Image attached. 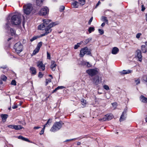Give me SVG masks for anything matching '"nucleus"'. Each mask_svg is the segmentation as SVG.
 <instances>
[{
  "label": "nucleus",
  "mask_w": 147,
  "mask_h": 147,
  "mask_svg": "<svg viewBox=\"0 0 147 147\" xmlns=\"http://www.w3.org/2000/svg\"><path fill=\"white\" fill-rule=\"evenodd\" d=\"M111 104L113 107L114 109H115L117 105V103L116 102H115L112 103Z\"/></svg>",
  "instance_id": "42"
},
{
  "label": "nucleus",
  "mask_w": 147,
  "mask_h": 147,
  "mask_svg": "<svg viewBox=\"0 0 147 147\" xmlns=\"http://www.w3.org/2000/svg\"><path fill=\"white\" fill-rule=\"evenodd\" d=\"M8 117V115L7 114H1V117L2 118V121L4 122H5Z\"/></svg>",
  "instance_id": "23"
},
{
  "label": "nucleus",
  "mask_w": 147,
  "mask_h": 147,
  "mask_svg": "<svg viewBox=\"0 0 147 147\" xmlns=\"http://www.w3.org/2000/svg\"><path fill=\"white\" fill-rule=\"evenodd\" d=\"M19 139H20L24 141L30 142V141L28 140V139L24 138L21 136H19Z\"/></svg>",
  "instance_id": "25"
},
{
  "label": "nucleus",
  "mask_w": 147,
  "mask_h": 147,
  "mask_svg": "<svg viewBox=\"0 0 147 147\" xmlns=\"http://www.w3.org/2000/svg\"><path fill=\"white\" fill-rule=\"evenodd\" d=\"M93 82L96 84H98L99 82V76H95L92 80Z\"/></svg>",
  "instance_id": "15"
},
{
  "label": "nucleus",
  "mask_w": 147,
  "mask_h": 147,
  "mask_svg": "<svg viewBox=\"0 0 147 147\" xmlns=\"http://www.w3.org/2000/svg\"><path fill=\"white\" fill-rule=\"evenodd\" d=\"M43 74L41 72H39L38 73V76L40 78H42L43 76Z\"/></svg>",
  "instance_id": "52"
},
{
  "label": "nucleus",
  "mask_w": 147,
  "mask_h": 147,
  "mask_svg": "<svg viewBox=\"0 0 147 147\" xmlns=\"http://www.w3.org/2000/svg\"><path fill=\"white\" fill-rule=\"evenodd\" d=\"M103 88H104V89L107 90H109V86L106 85H104L103 86Z\"/></svg>",
  "instance_id": "47"
},
{
  "label": "nucleus",
  "mask_w": 147,
  "mask_h": 147,
  "mask_svg": "<svg viewBox=\"0 0 147 147\" xmlns=\"http://www.w3.org/2000/svg\"><path fill=\"white\" fill-rule=\"evenodd\" d=\"M30 70L32 75H34L36 74V69L35 67H30Z\"/></svg>",
  "instance_id": "18"
},
{
  "label": "nucleus",
  "mask_w": 147,
  "mask_h": 147,
  "mask_svg": "<svg viewBox=\"0 0 147 147\" xmlns=\"http://www.w3.org/2000/svg\"><path fill=\"white\" fill-rule=\"evenodd\" d=\"M99 121H108L107 118V116H105H105L103 117L102 118H100L99 119Z\"/></svg>",
  "instance_id": "32"
},
{
  "label": "nucleus",
  "mask_w": 147,
  "mask_h": 147,
  "mask_svg": "<svg viewBox=\"0 0 147 147\" xmlns=\"http://www.w3.org/2000/svg\"><path fill=\"white\" fill-rule=\"evenodd\" d=\"M87 51V47H85L82 49L80 51V57H84V55L86 53V51Z\"/></svg>",
  "instance_id": "9"
},
{
  "label": "nucleus",
  "mask_w": 147,
  "mask_h": 147,
  "mask_svg": "<svg viewBox=\"0 0 147 147\" xmlns=\"http://www.w3.org/2000/svg\"><path fill=\"white\" fill-rule=\"evenodd\" d=\"M40 128H41V127H39V126L34 127V129H38Z\"/></svg>",
  "instance_id": "62"
},
{
  "label": "nucleus",
  "mask_w": 147,
  "mask_h": 147,
  "mask_svg": "<svg viewBox=\"0 0 147 147\" xmlns=\"http://www.w3.org/2000/svg\"><path fill=\"white\" fill-rule=\"evenodd\" d=\"M17 107H18L17 106L14 105L12 106V108L13 109H16V108H17Z\"/></svg>",
  "instance_id": "63"
},
{
  "label": "nucleus",
  "mask_w": 147,
  "mask_h": 147,
  "mask_svg": "<svg viewBox=\"0 0 147 147\" xmlns=\"http://www.w3.org/2000/svg\"><path fill=\"white\" fill-rule=\"evenodd\" d=\"M22 124V125L25 124V123L24 121L20 122L19 121V124Z\"/></svg>",
  "instance_id": "64"
},
{
  "label": "nucleus",
  "mask_w": 147,
  "mask_h": 147,
  "mask_svg": "<svg viewBox=\"0 0 147 147\" xmlns=\"http://www.w3.org/2000/svg\"><path fill=\"white\" fill-rule=\"evenodd\" d=\"M82 138H80V137H78V138H76L71 139L67 140L65 141H64V142H68V141H71L72 140H78L79 139H81Z\"/></svg>",
  "instance_id": "29"
},
{
  "label": "nucleus",
  "mask_w": 147,
  "mask_h": 147,
  "mask_svg": "<svg viewBox=\"0 0 147 147\" xmlns=\"http://www.w3.org/2000/svg\"><path fill=\"white\" fill-rule=\"evenodd\" d=\"M42 21L43 22V23L46 26H47V25H49L48 24L49 23L51 22L52 21L50 20L45 19L43 20Z\"/></svg>",
  "instance_id": "22"
},
{
  "label": "nucleus",
  "mask_w": 147,
  "mask_h": 147,
  "mask_svg": "<svg viewBox=\"0 0 147 147\" xmlns=\"http://www.w3.org/2000/svg\"><path fill=\"white\" fill-rule=\"evenodd\" d=\"M81 102L83 105H85L86 103V100L84 99H82Z\"/></svg>",
  "instance_id": "44"
},
{
  "label": "nucleus",
  "mask_w": 147,
  "mask_h": 147,
  "mask_svg": "<svg viewBox=\"0 0 147 147\" xmlns=\"http://www.w3.org/2000/svg\"><path fill=\"white\" fill-rule=\"evenodd\" d=\"M46 85H47L49 83L51 82V79L50 78L46 79Z\"/></svg>",
  "instance_id": "41"
},
{
  "label": "nucleus",
  "mask_w": 147,
  "mask_h": 147,
  "mask_svg": "<svg viewBox=\"0 0 147 147\" xmlns=\"http://www.w3.org/2000/svg\"><path fill=\"white\" fill-rule=\"evenodd\" d=\"M82 42H80L78 43L77 44L74 46V49H77L79 47H80V45L82 44Z\"/></svg>",
  "instance_id": "31"
},
{
  "label": "nucleus",
  "mask_w": 147,
  "mask_h": 147,
  "mask_svg": "<svg viewBox=\"0 0 147 147\" xmlns=\"http://www.w3.org/2000/svg\"><path fill=\"white\" fill-rule=\"evenodd\" d=\"M51 65L50 66V68L53 71H54L57 65L54 61H51Z\"/></svg>",
  "instance_id": "14"
},
{
  "label": "nucleus",
  "mask_w": 147,
  "mask_h": 147,
  "mask_svg": "<svg viewBox=\"0 0 147 147\" xmlns=\"http://www.w3.org/2000/svg\"><path fill=\"white\" fill-rule=\"evenodd\" d=\"M91 39H92L91 38H89L88 39H86L85 40L84 42L86 44H87L91 40Z\"/></svg>",
  "instance_id": "45"
},
{
  "label": "nucleus",
  "mask_w": 147,
  "mask_h": 147,
  "mask_svg": "<svg viewBox=\"0 0 147 147\" xmlns=\"http://www.w3.org/2000/svg\"><path fill=\"white\" fill-rule=\"evenodd\" d=\"M46 26L43 23L39 25L38 26V29L39 30H45Z\"/></svg>",
  "instance_id": "17"
},
{
  "label": "nucleus",
  "mask_w": 147,
  "mask_h": 147,
  "mask_svg": "<svg viewBox=\"0 0 147 147\" xmlns=\"http://www.w3.org/2000/svg\"><path fill=\"white\" fill-rule=\"evenodd\" d=\"M49 9L48 7H46L42 8L39 12V14L40 16H45L48 14Z\"/></svg>",
  "instance_id": "5"
},
{
  "label": "nucleus",
  "mask_w": 147,
  "mask_h": 147,
  "mask_svg": "<svg viewBox=\"0 0 147 147\" xmlns=\"http://www.w3.org/2000/svg\"><path fill=\"white\" fill-rule=\"evenodd\" d=\"M7 127L9 128L13 129V127H14V125H9L7 126Z\"/></svg>",
  "instance_id": "60"
},
{
  "label": "nucleus",
  "mask_w": 147,
  "mask_h": 147,
  "mask_svg": "<svg viewBox=\"0 0 147 147\" xmlns=\"http://www.w3.org/2000/svg\"><path fill=\"white\" fill-rule=\"evenodd\" d=\"M95 30L94 28L93 27H90L88 30V31L90 33H91L92 32L94 31Z\"/></svg>",
  "instance_id": "33"
},
{
  "label": "nucleus",
  "mask_w": 147,
  "mask_h": 147,
  "mask_svg": "<svg viewBox=\"0 0 147 147\" xmlns=\"http://www.w3.org/2000/svg\"><path fill=\"white\" fill-rule=\"evenodd\" d=\"M47 58L49 59H51L50 54L48 52H47Z\"/></svg>",
  "instance_id": "48"
},
{
  "label": "nucleus",
  "mask_w": 147,
  "mask_h": 147,
  "mask_svg": "<svg viewBox=\"0 0 147 147\" xmlns=\"http://www.w3.org/2000/svg\"><path fill=\"white\" fill-rule=\"evenodd\" d=\"M78 2H75L74 3H72V5L73 7L76 8H77L78 6H77V4Z\"/></svg>",
  "instance_id": "50"
},
{
  "label": "nucleus",
  "mask_w": 147,
  "mask_h": 147,
  "mask_svg": "<svg viewBox=\"0 0 147 147\" xmlns=\"http://www.w3.org/2000/svg\"><path fill=\"white\" fill-rule=\"evenodd\" d=\"M23 46L22 45H19V53L22 51L23 50Z\"/></svg>",
  "instance_id": "38"
},
{
  "label": "nucleus",
  "mask_w": 147,
  "mask_h": 147,
  "mask_svg": "<svg viewBox=\"0 0 147 147\" xmlns=\"http://www.w3.org/2000/svg\"><path fill=\"white\" fill-rule=\"evenodd\" d=\"M40 50V49H38V48L36 47V49L34 50L33 51V54L34 55H35L37 53H38L39 50Z\"/></svg>",
  "instance_id": "35"
},
{
  "label": "nucleus",
  "mask_w": 147,
  "mask_h": 147,
  "mask_svg": "<svg viewBox=\"0 0 147 147\" xmlns=\"http://www.w3.org/2000/svg\"><path fill=\"white\" fill-rule=\"evenodd\" d=\"M23 8L24 12L26 15L29 14L32 9V5L30 3L24 5Z\"/></svg>",
  "instance_id": "2"
},
{
  "label": "nucleus",
  "mask_w": 147,
  "mask_h": 147,
  "mask_svg": "<svg viewBox=\"0 0 147 147\" xmlns=\"http://www.w3.org/2000/svg\"><path fill=\"white\" fill-rule=\"evenodd\" d=\"M91 49H88V48L87 47V51H86V54L87 55L92 56L91 54Z\"/></svg>",
  "instance_id": "34"
},
{
  "label": "nucleus",
  "mask_w": 147,
  "mask_h": 147,
  "mask_svg": "<svg viewBox=\"0 0 147 147\" xmlns=\"http://www.w3.org/2000/svg\"><path fill=\"white\" fill-rule=\"evenodd\" d=\"M135 82L136 83V84L137 85L140 83V80L139 79H138L137 80H135Z\"/></svg>",
  "instance_id": "57"
},
{
  "label": "nucleus",
  "mask_w": 147,
  "mask_h": 147,
  "mask_svg": "<svg viewBox=\"0 0 147 147\" xmlns=\"http://www.w3.org/2000/svg\"><path fill=\"white\" fill-rule=\"evenodd\" d=\"M145 9V8L143 5H142V11H144Z\"/></svg>",
  "instance_id": "59"
},
{
  "label": "nucleus",
  "mask_w": 147,
  "mask_h": 147,
  "mask_svg": "<svg viewBox=\"0 0 147 147\" xmlns=\"http://www.w3.org/2000/svg\"><path fill=\"white\" fill-rule=\"evenodd\" d=\"M11 84L13 85H16V81L15 80H13L11 82Z\"/></svg>",
  "instance_id": "54"
},
{
  "label": "nucleus",
  "mask_w": 147,
  "mask_h": 147,
  "mask_svg": "<svg viewBox=\"0 0 147 147\" xmlns=\"http://www.w3.org/2000/svg\"><path fill=\"white\" fill-rule=\"evenodd\" d=\"M37 65L40 71H44L45 69V65L41 61H38L37 63Z\"/></svg>",
  "instance_id": "7"
},
{
  "label": "nucleus",
  "mask_w": 147,
  "mask_h": 147,
  "mask_svg": "<svg viewBox=\"0 0 147 147\" xmlns=\"http://www.w3.org/2000/svg\"><path fill=\"white\" fill-rule=\"evenodd\" d=\"M44 0H36V4L37 5L40 6L42 4V2Z\"/></svg>",
  "instance_id": "26"
},
{
  "label": "nucleus",
  "mask_w": 147,
  "mask_h": 147,
  "mask_svg": "<svg viewBox=\"0 0 147 147\" xmlns=\"http://www.w3.org/2000/svg\"><path fill=\"white\" fill-rule=\"evenodd\" d=\"M59 24V21H55V22H52L49 24L50 25V26H51L52 27L58 25Z\"/></svg>",
  "instance_id": "27"
},
{
  "label": "nucleus",
  "mask_w": 147,
  "mask_h": 147,
  "mask_svg": "<svg viewBox=\"0 0 147 147\" xmlns=\"http://www.w3.org/2000/svg\"><path fill=\"white\" fill-rule=\"evenodd\" d=\"M81 64L82 65L86 66L88 67H90L91 66V65L88 62H87L84 60L82 61Z\"/></svg>",
  "instance_id": "16"
},
{
  "label": "nucleus",
  "mask_w": 147,
  "mask_h": 147,
  "mask_svg": "<svg viewBox=\"0 0 147 147\" xmlns=\"http://www.w3.org/2000/svg\"><path fill=\"white\" fill-rule=\"evenodd\" d=\"M140 101L144 103H147V98L145 97L144 96L142 95L140 97Z\"/></svg>",
  "instance_id": "21"
},
{
  "label": "nucleus",
  "mask_w": 147,
  "mask_h": 147,
  "mask_svg": "<svg viewBox=\"0 0 147 147\" xmlns=\"http://www.w3.org/2000/svg\"><path fill=\"white\" fill-rule=\"evenodd\" d=\"M93 19V17H92L88 21V24L89 25H90L91 24V23Z\"/></svg>",
  "instance_id": "55"
},
{
  "label": "nucleus",
  "mask_w": 147,
  "mask_h": 147,
  "mask_svg": "<svg viewBox=\"0 0 147 147\" xmlns=\"http://www.w3.org/2000/svg\"><path fill=\"white\" fill-rule=\"evenodd\" d=\"M79 3L82 5L85 4V0H79Z\"/></svg>",
  "instance_id": "37"
},
{
  "label": "nucleus",
  "mask_w": 147,
  "mask_h": 147,
  "mask_svg": "<svg viewBox=\"0 0 147 147\" xmlns=\"http://www.w3.org/2000/svg\"><path fill=\"white\" fill-rule=\"evenodd\" d=\"M86 72L90 76H92L96 75L98 71L96 68L93 69H90L87 70Z\"/></svg>",
  "instance_id": "4"
},
{
  "label": "nucleus",
  "mask_w": 147,
  "mask_h": 147,
  "mask_svg": "<svg viewBox=\"0 0 147 147\" xmlns=\"http://www.w3.org/2000/svg\"><path fill=\"white\" fill-rule=\"evenodd\" d=\"M57 88L58 90H59V89H62L64 88H65V87L63 86H58Z\"/></svg>",
  "instance_id": "53"
},
{
  "label": "nucleus",
  "mask_w": 147,
  "mask_h": 147,
  "mask_svg": "<svg viewBox=\"0 0 147 147\" xmlns=\"http://www.w3.org/2000/svg\"><path fill=\"white\" fill-rule=\"evenodd\" d=\"M63 124H64V123L61 121L56 122L54 123L50 130L53 132L58 131L62 127Z\"/></svg>",
  "instance_id": "1"
},
{
  "label": "nucleus",
  "mask_w": 147,
  "mask_h": 147,
  "mask_svg": "<svg viewBox=\"0 0 147 147\" xmlns=\"http://www.w3.org/2000/svg\"><path fill=\"white\" fill-rule=\"evenodd\" d=\"M52 122V119H49L46 124L44 125V127L42 128V130L39 133L40 135H41L44 134V129L46 127L48 126V125H50Z\"/></svg>",
  "instance_id": "8"
},
{
  "label": "nucleus",
  "mask_w": 147,
  "mask_h": 147,
  "mask_svg": "<svg viewBox=\"0 0 147 147\" xmlns=\"http://www.w3.org/2000/svg\"><path fill=\"white\" fill-rule=\"evenodd\" d=\"M13 52L17 54H18V44L16 43L12 49Z\"/></svg>",
  "instance_id": "12"
},
{
  "label": "nucleus",
  "mask_w": 147,
  "mask_h": 147,
  "mask_svg": "<svg viewBox=\"0 0 147 147\" xmlns=\"http://www.w3.org/2000/svg\"><path fill=\"white\" fill-rule=\"evenodd\" d=\"M47 34H48L46 32H45V33H44L42 34H40V36H38L39 38H40V37L47 35Z\"/></svg>",
  "instance_id": "49"
},
{
  "label": "nucleus",
  "mask_w": 147,
  "mask_h": 147,
  "mask_svg": "<svg viewBox=\"0 0 147 147\" xmlns=\"http://www.w3.org/2000/svg\"><path fill=\"white\" fill-rule=\"evenodd\" d=\"M10 25V23L9 22H7L6 24L5 28L6 29L9 30V26ZM10 32L12 36H16V31L12 28L9 29Z\"/></svg>",
  "instance_id": "6"
},
{
  "label": "nucleus",
  "mask_w": 147,
  "mask_h": 147,
  "mask_svg": "<svg viewBox=\"0 0 147 147\" xmlns=\"http://www.w3.org/2000/svg\"><path fill=\"white\" fill-rule=\"evenodd\" d=\"M98 32L100 34H102L104 33V32L103 30L100 29H98Z\"/></svg>",
  "instance_id": "51"
},
{
  "label": "nucleus",
  "mask_w": 147,
  "mask_h": 147,
  "mask_svg": "<svg viewBox=\"0 0 147 147\" xmlns=\"http://www.w3.org/2000/svg\"><path fill=\"white\" fill-rule=\"evenodd\" d=\"M142 34L140 33H138L136 34V37L137 38H138L140 37V36Z\"/></svg>",
  "instance_id": "56"
},
{
  "label": "nucleus",
  "mask_w": 147,
  "mask_h": 147,
  "mask_svg": "<svg viewBox=\"0 0 147 147\" xmlns=\"http://www.w3.org/2000/svg\"><path fill=\"white\" fill-rule=\"evenodd\" d=\"M1 78L3 81H5L7 79V78L5 76L2 75L1 76Z\"/></svg>",
  "instance_id": "39"
},
{
  "label": "nucleus",
  "mask_w": 147,
  "mask_h": 147,
  "mask_svg": "<svg viewBox=\"0 0 147 147\" xmlns=\"http://www.w3.org/2000/svg\"><path fill=\"white\" fill-rule=\"evenodd\" d=\"M42 44V42H39L37 45L36 47L40 49V47H41Z\"/></svg>",
  "instance_id": "40"
},
{
  "label": "nucleus",
  "mask_w": 147,
  "mask_h": 147,
  "mask_svg": "<svg viewBox=\"0 0 147 147\" xmlns=\"http://www.w3.org/2000/svg\"><path fill=\"white\" fill-rule=\"evenodd\" d=\"M132 72V71L130 70H124L120 72V73L121 75H124L131 73Z\"/></svg>",
  "instance_id": "19"
},
{
  "label": "nucleus",
  "mask_w": 147,
  "mask_h": 147,
  "mask_svg": "<svg viewBox=\"0 0 147 147\" xmlns=\"http://www.w3.org/2000/svg\"><path fill=\"white\" fill-rule=\"evenodd\" d=\"M7 67L6 65H5V66H0V68H3V69H6Z\"/></svg>",
  "instance_id": "61"
},
{
  "label": "nucleus",
  "mask_w": 147,
  "mask_h": 147,
  "mask_svg": "<svg viewBox=\"0 0 147 147\" xmlns=\"http://www.w3.org/2000/svg\"><path fill=\"white\" fill-rule=\"evenodd\" d=\"M127 117V112L126 111H124L122 113L120 117V118L119 121L120 122L125 120Z\"/></svg>",
  "instance_id": "10"
},
{
  "label": "nucleus",
  "mask_w": 147,
  "mask_h": 147,
  "mask_svg": "<svg viewBox=\"0 0 147 147\" xmlns=\"http://www.w3.org/2000/svg\"><path fill=\"white\" fill-rule=\"evenodd\" d=\"M142 79L146 82H147V76L145 75L143 76L142 77Z\"/></svg>",
  "instance_id": "43"
},
{
  "label": "nucleus",
  "mask_w": 147,
  "mask_h": 147,
  "mask_svg": "<svg viewBox=\"0 0 147 147\" xmlns=\"http://www.w3.org/2000/svg\"><path fill=\"white\" fill-rule=\"evenodd\" d=\"M38 38L39 37L38 36H35L33 37L32 38H31L30 39V41L31 42H32L33 41H34V40H36V39Z\"/></svg>",
  "instance_id": "36"
},
{
  "label": "nucleus",
  "mask_w": 147,
  "mask_h": 147,
  "mask_svg": "<svg viewBox=\"0 0 147 147\" xmlns=\"http://www.w3.org/2000/svg\"><path fill=\"white\" fill-rule=\"evenodd\" d=\"M13 129H15L18 130V125H14V127H13Z\"/></svg>",
  "instance_id": "58"
},
{
  "label": "nucleus",
  "mask_w": 147,
  "mask_h": 147,
  "mask_svg": "<svg viewBox=\"0 0 147 147\" xmlns=\"http://www.w3.org/2000/svg\"><path fill=\"white\" fill-rule=\"evenodd\" d=\"M11 22L12 25H18V13L12 16L11 18Z\"/></svg>",
  "instance_id": "3"
},
{
  "label": "nucleus",
  "mask_w": 147,
  "mask_h": 147,
  "mask_svg": "<svg viewBox=\"0 0 147 147\" xmlns=\"http://www.w3.org/2000/svg\"><path fill=\"white\" fill-rule=\"evenodd\" d=\"M65 6H61L59 8V11L61 12H62L65 9Z\"/></svg>",
  "instance_id": "46"
},
{
  "label": "nucleus",
  "mask_w": 147,
  "mask_h": 147,
  "mask_svg": "<svg viewBox=\"0 0 147 147\" xmlns=\"http://www.w3.org/2000/svg\"><path fill=\"white\" fill-rule=\"evenodd\" d=\"M136 56L138 58L139 61L141 62L142 60V55L141 51L139 50H138L136 51Z\"/></svg>",
  "instance_id": "11"
},
{
  "label": "nucleus",
  "mask_w": 147,
  "mask_h": 147,
  "mask_svg": "<svg viewBox=\"0 0 147 147\" xmlns=\"http://www.w3.org/2000/svg\"><path fill=\"white\" fill-rule=\"evenodd\" d=\"M119 51V49L116 47H114L112 50V53L115 55L117 54Z\"/></svg>",
  "instance_id": "20"
},
{
  "label": "nucleus",
  "mask_w": 147,
  "mask_h": 147,
  "mask_svg": "<svg viewBox=\"0 0 147 147\" xmlns=\"http://www.w3.org/2000/svg\"><path fill=\"white\" fill-rule=\"evenodd\" d=\"M101 20L103 22H105L106 23L108 24V21L106 17L102 16L101 17Z\"/></svg>",
  "instance_id": "28"
},
{
  "label": "nucleus",
  "mask_w": 147,
  "mask_h": 147,
  "mask_svg": "<svg viewBox=\"0 0 147 147\" xmlns=\"http://www.w3.org/2000/svg\"><path fill=\"white\" fill-rule=\"evenodd\" d=\"M142 52L143 53H145L147 51V48L145 45H142L141 46Z\"/></svg>",
  "instance_id": "24"
},
{
  "label": "nucleus",
  "mask_w": 147,
  "mask_h": 147,
  "mask_svg": "<svg viewBox=\"0 0 147 147\" xmlns=\"http://www.w3.org/2000/svg\"><path fill=\"white\" fill-rule=\"evenodd\" d=\"M105 116H107V120H111L113 117V115L111 114H107L105 115Z\"/></svg>",
  "instance_id": "30"
},
{
  "label": "nucleus",
  "mask_w": 147,
  "mask_h": 147,
  "mask_svg": "<svg viewBox=\"0 0 147 147\" xmlns=\"http://www.w3.org/2000/svg\"><path fill=\"white\" fill-rule=\"evenodd\" d=\"M51 28H52V26H50V24H49V25L46 26L45 28V32L48 34L51 33L52 30V29Z\"/></svg>",
  "instance_id": "13"
}]
</instances>
